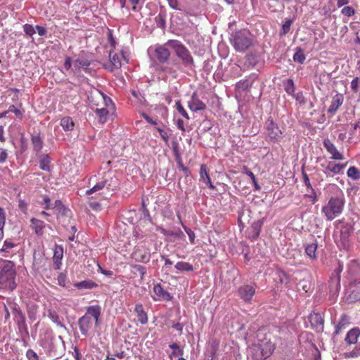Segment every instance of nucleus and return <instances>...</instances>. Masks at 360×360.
<instances>
[{
	"label": "nucleus",
	"mask_w": 360,
	"mask_h": 360,
	"mask_svg": "<svg viewBox=\"0 0 360 360\" xmlns=\"http://www.w3.org/2000/svg\"><path fill=\"white\" fill-rule=\"evenodd\" d=\"M8 112H11L15 113V115L17 117H22V112L13 105H11L8 108Z\"/></svg>",
	"instance_id": "nucleus-57"
},
{
	"label": "nucleus",
	"mask_w": 360,
	"mask_h": 360,
	"mask_svg": "<svg viewBox=\"0 0 360 360\" xmlns=\"http://www.w3.org/2000/svg\"><path fill=\"white\" fill-rule=\"evenodd\" d=\"M6 224V213L4 210L0 207V226L4 227Z\"/></svg>",
	"instance_id": "nucleus-58"
},
{
	"label": "nucleus",
	"mask_w": 360,
	"mask_h": 360,
	"mask_svg": "<svg viewBox=\"0 0 360 360\" xmlns=\"http://www.w3.org/2000/svg\"><path fill=\"white\" fill-rule=\"evenodd\" d=\"M151 296L155 301L167 302L172 298L171 294L165 290L160 283L154 285Z\"/></svg>",
	"instance_id": "nucleus-9"
},
{
	"label": "nucleus",
	"mask_w": 360,
	"mask_h": 360,
	"mask_svg": "<svg viewBox=\"0 0 360 360\" xmlns=\"http://www.w3.org/2000/svg\"><path fill=\"white\" fill-rule=\"evenodd\" d=\"M265 129L270 141H278L281 139L283 133L271 117H269L266 121Z\"/></svg>",
	"instance_id": "nucleus-6"
},
{
	"label": "nucleus",
	"mask_w": 360,
	"mask_h": 360,
	"mask_svg": "<svg viewBox=\"0 0 360 360\" xmlns=\"http://www.w3.org/2000/svg\"><path fill=\"white\" fill-rule=\"evenodd\" d=\"M36 30L39 36H44L46 34V30L42 26L37 25Z\"/></svg>",
	"instance_id": "nucleus-64"
},
{
	"label": "nucleus",
	"mask_w": 360,
	"mask_h": 360,
	"mask_svg": "<svg viewBox=\"0 0 360 360\" xmlns=\"http://www.w3.org/2000/svg\"><path fill=\"white\" fill-rule=\"evenodd\" d=\"M15 264L10 260L4 261L0 266V288L13 291L17 286Z\"/></svg>",
	"instance_id": "nucleus-1"
},
{
	"label": "nucleus",
	"mask_w": 360,
	"mask_h": 360,
	"mask_svg": "<svg viewBox=\"0 0 360 360\" xmlns=\"http://www.w3.org/2000/svg\"><path fill=\"white\" fill-rule=\"evenodd\" d=\"M309 320L311 323V328L317 332L323 330V319L321 314L312 312L309 316Z\"/></svg>",
	"instance_id": "nucleus-10"
},
{
	"label": "nucleus",
	"mask_w": 360,
	"mask_h": 360,
	"mask_svg": "<svg viewBox=\"0 0 360 360\" xmlns=\"http://www.w3.org/2000/svg\"><path fill=\"white\" fill-rule=\"evenodd\" d=\"M103 184L108 191H115L118 186L117 179L112 175V172L105 173L103 176Z\"/></svg>",
	"instance_id": "nucleus-16"
},
{
	"label": "nucleus",
	"mask_w": 360,
	"mask_h": 360,
	"mask_svg": "<svg viewBox=\"0 0 360 360\" xmlns=\"http://www.w3.org/2000/svg\"><path fill=\"white\" fill-rule=\"evenodd\" d=\"M98 285L91 280L83 281L75 284V286L78 289H92Z\"/></svg>",
	"instance_id": "nucleus-33"
},
{
	"label": "nucleus",
	"mask_w": 360,
	"mask_h": 360,
	"mask_svg": "<svg viewBox=\"0 0 360 360\" xmlns=\"http://www.w3.org/2000/svg\"><path fill=\"white\" fill-rule=\"evenodd\" d=\"M231 43L236 51L244 52L252 45V34L248 30H239L231 35Z\"/></svg>",
	"instance_id": "nucleus-4"
},
{
	"label": "nucleus",
	"mask_w": 360,
	"mask_h": 360,
	"mask_svg": "<svg viewBox=\"0 0 360 360\" xmlns=\"http://www.w3.org/2000/svg\"><path fill=\"white\" fill-rule=\"evenodd\" d=\"M347 176L353 180L360 179V172L355 167H350L347 170Z\"/></svg>",
	"instance_id": "nucleus-38"
},
{
	"label": "nucleus",
	"mask_w": 360,
	"mask_h": 360,
	"mask_svg": "<svg viewBox=\"0 0 360 360\" xmlns=\"http://www.w3.org/2000/svg\"><path fill=\"white\" fill-rule=\"evenodd\" d=\"M360 335V330L359 328L351 329L347 334L345 341L349 345L356 344Z\"/></svg>",
	"instance_id": "nucleus-24"
},
{
	"label": "nucleus",
	"mask_w": 360,
	"mask_h": 360,
	"mask_svg": "<svg viewBox=\"0 0 360 360\" xmlns=\"http://www.w3.org/2000/svg\"><path fill=\"white\" fill-rule=\"evenodd\" d=\"M355 9L353 7L349 6H345L341 10V13L347 17H352L355 14Z\"/></svg>",
	"instance_id": "nucleus-42"
},
{
	"label": "nucleus",
	"mask_w": 360,
	"mask_h": 360,
	"mask_svg": "<svg viewBox=\"0 0 360 360\" xmlns=\"http://www.w3.org/2000/svg\"><path fill=\"white\" fill-rule=\"evenodd\" d=\"M323 146L328 153L331 155V159L335 160H342L344 156L337 149L336 146L328 139L323 141Z\"/></svg>",
	"instance_id": "nucleus-12"
},
{
	"label": "nucleus",
	"mask_w": 360,
	"mask_h": 360,
	"mask_svg": "<svg viewBox=\"0 0 360 360\" xmlns=\"http://www.w3.org/2000/svg\"><path fill=\"white\" fill-rule=\"evenodd\" d=\"M169 347L174 349V351L172 352L171 357L172 356H175L177 355H183L184 351L182 349H180L177 343H172L169 345Z\"/></svg>",
	"instance_id": "nucleus-45"
},
{
	"label": "nucleus",
	"mask_w": 360,
	"mask_h": 360,
	"mask_svg": "<svg viewBox=\"0 0 360 360\" xmlns=\"http://www.w3.org/2000/svg\"><path fill=\"white\" fill-rule=\"evenodd\" d=\"M49 318L55 323L60 325V320L57 311L53 309H47Z\"/></svg>",
	"instance_id": "nucleus-36"
},
{
	"label": "nucleus",
	"mask_w": 360,
	"mask_h": 360,
	"mask_svg": "<svg viewBox=\"0 0 360 360\" xmlns=\"http://www.w3.org/2000/svg\"><path fill=\"white\" fill-rule=\"evenodd\" d=\"M31 221V227L34 230L36 235L41 236L44 233V229L45 227V224L43 221L32 218L30 220Z\"/></svg>",
	"instance_id": "nucleus-23"
},
{
	"label": "nucleus",
	"mask_w": 360,
	"mask_h": 360,
	"mask_svg": "<svg viewBox=\"0 0 360 360\" xmlns=\"http://www.w3.org/2000/svg\"><path fill=\"white\" fill-rule=\"evenodd\" d=\"M165 46L174 51L176 56L181 60L184 66L189 67L193 65L194 60L190 51L181 41L170 39L165 43Z\"/></svg>",
	"instance_id": "nucleus-2"
},
{
	"label": "nucleus",
	"mask_w": 360,
	"mask_h": 360,
	"mask_svg": "<svg viewBox=\"0 0 360 360\" xmlns=\"http://www.w3.org/2000/svg\"><path fill=\"white\" fill-rule=\"evenodd\" d=\"M317 249V244L312 243L310 244H308L305 248V252L306 254L311 258H316V252Z\"/></svg>",
	"instance_id": "nucleus-35"
},
{
	"label": "nucleus",
	"mask_w": 360,
	"mask_h": 360,
	"mask_svg": "<svg viewBox=\"0 0 360 360\" xmlns=\"http://www.w3.org/2000/svg\"><path fill=\"white\" fill-rule=\"evenodd\" d=\"M178 168L179 169V170H181L184 172V174L186 176H188L190 175V174H191L190 169L188 167H185L184 165V164L178 165Z\"/></svg>",
	"instance_id": "nucleus-63"
},
{
	"label": "nucleus",
	"mask_w": 360,
	"mask_h": 360,
	"mask_svg": "<svg viewBox=\"0 0 360 360\" xmlns=\"http://www.w3.org/2000/svg\"><path fill=\"white\" fill-rule=\"evenodd\" d=\"M89 65V60L85 58H78L74 61V67L77 71H80L81 69H87Z\"/></svg>",
	"instance_id": "nucleus-32"
},
{
	"label": "nucleus",
	"mask_w": 360,
	"mask_h": 360,
	"mask_svg": "<svg viewBox=\"0 0 360 360\" xmlns=\"http://www.w3.org/2000/svg\"><path fill=\"white\" fill-rule=\"evenodd\" d=\"M174 267L179 271H188L191 272L194 271L193 266L191 264L188 262H178L175 264Z\"/></svg>",
	"instance_id": "nucleus-30"
},
{
	"label": "nucleus",
	"mask_w": 360,
	"mask_h": 360,
	"mask_svg": "<svg viewBox=\"0 0 360 360\" xmlns=\"http://www.w3.org/2000/svg\"><path fill=\"white\" fill-rule=\"evenodd\" d=\"M64 250L62 245H56L53 250V269L58 270L61 267Z\"/></svg>",
	"instance_id": "nucleus-14"
},
{
	"label": "nucleus",
	"mask_w": 360,
	"mask_h": 360,
	"mask_svg": "<svg viewBox=\"0 0 360 360\" xmlns=\"http://www.w3.org/2000/svg\"><path fill=\"white\" fill-rule=\"evenodd\" d=\"M109 60L110 64L105 67L110 72H113L115 70H119L122 66L120 56L113 50L109 51Z\"/></svg>",
	"instance_id": "nucleus-13"
},
{
	"label": "nucleus",
	"mask_w": 360,
	"mask_h": 360,
	"mask_svg": "<svg viewBox=\"0 0 360 360\" xmlns=\"http://www.w3.org/2000/svg\"><path fill=\"white\" fill-rule=\"evenodd\" d=\"M250 356L252 360H265L269 357L264 352V349L257 344L254 345L250 349Z\"/></svg>",
	"instance_id": "nucleus-20"
},
{
	"label": "nucleus",
	"mask_w": 360,
	"mask_h": 360,
	"mask_svg": "<svg viewBox=\"0 0 360 360\" xmlns=\"http://www.w3.org/2000/svg\"><path fill=\"white\" fill-rule=\"evenodd\" d=\"M344 206L345 200L343 197H332L329 199L328 203L323 206L321 211L327 220L332 221L342 212Z\"/></svg>",
	"instance_id": "nucleus-3"
},
{
	"label": "nucleus",
	"mask_w": 360,
	"mask_h": 360,
	"mask_svg": "<svg viewBox=\"0 0 360 360\" xmlns=\"http://www.w3.org/2000/svg\"><path fill=\"white\" fill-rule=\"evenodd\" d=\"M32 143L36 151H39L42 148L43 142L39 136H33L32 137Z\"/></svg>",
	"instance_id": "nucleus-39"
},
{
	"label": "nucleus",
	"mask_w": 360,
	"mask_h": 360,
	"mask_svg": "<svg viewBox=\"0 0 360 360\" xmlns=\"http://www.w3.org/2000/svg\"><path fill=\"white\" fill-rule=\"evenodd\" d=\"M133 268L135 269L137 271H139L141 278H143L144 275L146 274V269L143 266L134 265Z\"/></svg>",
	"instance_id": "nucleus-56"
},
{
	"label": "nucleus",
	"mask_w": 360,
	"mask_h": 360,
	"mask_svg": "<svg viewBox=\"0 0 360 360\" xmlns=\"http://www.w3.org/2000/svg\"><path fill=\"white\" fill-rule=\"evenodd\" d=\"M292 23V20L290 19L286 20L284 24L282 26V32L281 34H286L290 29L291 25Z\"/></svg>",
	"instance_id": "nucleus-49"
},
{
	"label": "nucleus",
	"mask_w": 360,
	"mask_h": 360,
	"mask_svg": "<svg viewBox=\"0 0 360 360\" xmlns=\"http://www.w3.org/2000/svg\"><path fill=\"white\" fill-rule=\"evenodd\" d=\"M188 105L189 109L193 112L204 110L206 109L205 103L199 98L196 92H194L192 94Z\"/></svg>",
	"instance_id": "nucleus-11"
},
{
	"label": "nucleus",
	"mask_w": 360,
	"mask_h": 360,
	"mask_svg": "<svg viewBox=\"0 0 360 360\" xmlns=\"http://www.w3.org/2000/svg\"><path fill=\"white\" fill-rule=\"evenodd\" d=\"M293 59L295 62H297L300 64L304 63L306 57L302 49H297V51L295 53L293 56Z\"/></svg>",
	"instance_id": "nucleus-37"
},
{
	"label": "nucleus",
	"mask_w": 360,
	"mask_h": 360,
	"mask_svg": "<svg viewBox=\"0 0 360 360\" xmlns=\"http://www.w3.org/2000/svg\"><path fill=\"white\" fill-rule=\"evenodd\" d=\"M345 166L346 164L333 163L332 162H328L326 166L323 164H321V167L325 168L323 172L326 174H328V171L331 172L333 174H338L340 173Z\"/></svg>",
	"instance_id": "nucleus-21"
},
{
	"label": "nucleus",
	"mask_w": 360,
	"mask_h": 360,
	"mask_svg": "<svg viewBox=\"0 0 360 360\" xmlns=\"http://www.w3.org/2000/svg\"><path fill=\"white\" fill-rule=\"evenodd\" d=\"M94 111L99 119V122L102 124H104L108 120L110 114H113L115 109H111L109 108H107L105 109L99 108L94 109Z\"/></svg>",
	"instance_id": "nucleus-22"
},
{
	"label": "nucleus",
	"mask_w": 360,
	"mask_h": 360,
	"mask_svg": "<svg viewBox=\"0 0 360 360\" xmlns=\"http://www.w3.org/2000/svg\"><path fill=\"white\" fill-rule=\"evenodd\" d=\"M359 84L360 79L358 77H356L352 79V81L351 82V89L354 92L358 91Z\"/></svg>",
	"instance_id": "nucleus-54"
},
{
	"label": "nucleus",
	"mask_w": 360,
	"mask_h": 360,
	"mask_svg": "<svg viewBox=\"0 0 360 360\" xmlns=\"http://www.w3.org/2000/svg\"><path fill=\"white\" fill-rule=\"evenodd\" d=\"M168 48L169 47L165 44L164 46H160L155 49L156 58L160 63H165L169 59L170 52Z\"/></svg>",
	"instance_id": "nucleus-18"
},
{
	"label": "nucleus",
	"mask_w": 360,
	"mask_h": 360,
	"mask_svg": "<svg viewBox=\"0 0 360 360\" xmlns=\"http://www.w3.org/2000/svg\"><path fill=\"white\" fill-rule=\"evenodd\" d=\"M145 1L146 0H129V4L131 5V9L134 11H139Z\"/></svg>",
	"instance_id": "nucleus-40"
},
{
	"label": "nucleus",
	"mask_w": 360,
	"mask_h": 360,
	"mask_svg": "<svg viewBox=\"0 0 360 360\" xmlns=\"http://www.w3.org/2000/svg\"><path fill=\"white\" fill-rule=\"evenodd\" d=\"M37 307L36 305L31 306L28 309V316L29 318L34 321L37 318Z\"/></svg>",
	"instance_id": "nucleus-48"
},
{
	"label": "nucleus",
	"mask_w": 360,
	"mask_h": 360,
	"mask_svg": "<svg viewBox=\"0 0 360 360\" xmlns=\"http://www.w3.org/2000/svg\"><path fill=\"white\" fill-rule=\"evenodd\" d=\"M134 311L137 315L138 321L141 324H146L148 323V316L141 304H136Z\"/></svg>",
	"instance_id": "nucleus-26"
},
{
	"label": "nucleus",
	"mask_w": 360,
	"mask_h": 360,
	"mask_svg": "<svg viewBox=\"0 0 360 360\" xmlns=\"http://www.w3.org/2000/svg\"><path fill=\"white\" fill-rule=\"evenodd\" d=\"M8 158V153L6 150L0 148V163L4 162Z\"/></svg>",
	"instance_id": "nucleus-61"
},
{
	"label": "nucleus",
	"mask_w": 360,
	"mask_h": 360,
	"mask_svg": "<svg viewBox=\"0 0 360 360\" xmlns=\"http://www.w3.org/2000/svg\"><path fill=\"white\" fill-rule=\"evenodd\" d=\"M243 169V172L244 174H247L251 179L252 181H255L256 177L252 171H250L246 166H244Z\"/></svg>",
	"instance_id": "nucleus-59"
},
{
	"label": "nucleus",
	"mask_w": 360,
	"mask_h": 360,
	"mask_svg": "<svg viewBox=\"0 0 360 360\" xmlns=\"http://www.w3.org/2000/svg\"><path fill=\"white\" fill-rule=\"evenodd\" d=\"M131 257L137 262L148 263L150 259L149 250L143 245H137L134 248Z\"/></svg>",
	"instance_id": "nucleus-7"
},
{
	"label": "nucleus",
	"mask_w": 360,
	"mask_h": 360,
	"mask_svg": "<svg viewBox=\"0 0 360 360\" xmlns=\"http://www.w3.org/2000/svg\"><path fill=\"white\" fill-rule=\"evenodd\" d=\"M60 125L62 126L63 129L66 131H72L75 127V123L72 117L69 116L63 117L61 119Z\"/></svg>",
	"instance_id": "nucleus-29"
},
{
	"label": "nucleus",
	"mask_w": 360,
	"mask_h": 360,
	"mask_svg": "<svg viewBox=\"0 0 360 360\" xmlns=\"http://www.w3.org/2000/svg\"><path fill=\"white\" fill-rule=\"evenodd\" d=\"M302 177H303V181H304V184H305V186L308 188H311V190H313L312 186L310 184L309 178L308 175L304 172H302Z\"/></svg>",
	"instance_id": "nucleus-60"
},
{
	"label": "nucleus",
	"mask_w": 360,
	"mask_h": 360,
	"mask_svg": "<svg viewBox=\"0 0 360 360\" xmlns=\"http://www.w3.org/2000/svg\"><path fill=\"white\" fill-rule=\"evenodd\" d=\"M50 158L47 155H42L39 158V167L44 171H50Z\"/></svg>",
	"instance_id": "nucleus-31"
},
{
	"label": "nucleus",
	"mask_w": 360,
	"mask_h": 360,
	"mask_svg": "<svg viewBox=\"0 0 360 360\" xmlns=\"http://www.w3.org/2000/svg\"><path fill=\"white\" fill-rule=\"evenodd\" d=\"M200 179L207 185L209 186L210 188L214 189L215 186L212 184L211 179L208 174L207 167L205 165H202L200 169Z\"/></svg>",
	"instance_id": "nucleus-25"
},
{
	"label": "nucleus",
	"mask_w": 360,
	"mask_h": 360,
	"mask_svg": "<svg viewBox=\"0 0 360 360\" xmlns=\"http://www.w3.org/2000/svg\"><path fill=\"white\" fill-rule=\"evenodd\" d=\"M132 96L136 98L142 105L146 104V99L142 94L139 91L132 90L131 91Z\"/></svg>",
	"instance_id": "nucleus-46"
},
{
	"label": "nucleus",
	"mask_w": 360,
	"mask_h": 360,
	"mask_svg": "<svg viewBox=\"0 0 360 360\" xmlns=\"http://www.w3.org/2000/svg\"><path fill=\"white\" fill-rule=\"evenodd\" d=\"M352 232L349 227H343L340 231V238L338 242V245L342 246L345 249H348L350 246L349 236Z\"/></svg>",
	"instance_id": "nucleus-15"
},
{
	"label": "nucleus",
	"mask_w": 360,
	"mask_h": 360,
	"mask_svg": "<svg viewBox=\"0 0 360 360\" xmlns=\"http://www.w3.org/2000/svg\"><path fill=\"white\" fill-rule=\"evenodd\" d=\"M14 246H15V245L13 243H12L10 240H6L4 241L3 247L1 249H0V251L1 252H5V253L9 252V250L13 248Z\"/></svg>",
	"instance_id": "nucleus-47"
},
{
	"label": "nucleus",
	"mask_w": 360,
	"mask_h": 360,
	"mask_svg": "<svg viewBox=\"0 0 360 360\" xmlns=\"http://www.w3.org/2000/svg\"><path fill=\"white\" fill-rule=\"evenodd\" d=\"M255 284H245L238 288L237 293L238 297L245 302L250 303L255 294Z\"/></svg>",
	"instance_id": "nucleus-8"
},
{
	"label": "nucleus",
	"mask_w": 360,
	"mask_h": 360,
	"mask_svg": "<svg viewBox=\"0 0 360 360\" xmlns=\"http://www.w3.org/2000/svg\"><path fill=\"white\" fill-rule=\"evenodd\" d=\"M183 228L185 230V231L186 232V233L188 234L190 242L193 244L195 243V238L194 231H193L190 228H188L184 225H183Z\"/></svg>",
	"instance_id": "nucleus-52"
},
{
	"label": "nucleus",
	"mask_w": 360,
	"mask_h": 360,
	"mask_svg": "<svg viewBox=\"0 0 360 360\" xmlns=\"http://www.w3.org/2000/svg\"><path fill=\"white\" fill-rule=\"evenodd\" d=\"M276 274L280 283L287 284L289 282V277L285 271L279 270L277 271Z\"/></svg>",
	"instance_id": "nucleus-41"
},
{
	"label": "nucleus",
	"mask_w": 360,
	"mask_h": 360,
	"mask_svg": "<svg viewBox=\"0 0 360 360\" xmlns=\"http://www.w3.org/2000/svg\"><path fill=\"white\" fill-rule=\"evenodd\" d=\"M284 89L288 95L292 96L295 93V84L292 79H288L283 82Z\"/></svg>",
	"instance_id": "nucleus-34"
},
{
	"label": "nucleus",
	"mask_w": 360,
	"mask_h": 360,
	"mask_svg": "<svg viewBox=\"0 0 360 360\" xmlns=\"http://www.w3.org/2000/svg\"><path fill=\"white\" fill-rule=\"evenodd\" d=\"M89 100L92 103V109H99V108H111L115 109L114 105L111 101V99L104 95L101 91H97L94 94H91L89 96Z\"/></svg>",
	"instance_id": "nucleus-5"
},
{
	"label": "nucleus",
	"mask_w": 360,
	"mask_h": 360,
	"mask_svg": "<svg viewBox=\"0 0 360 360\" xmlns=\"http://www.w3.org/2000/svg\"><path fill=\"white\" fill-rule=\"evenodd\" d=\"M108 41H109V43L110 44V46L112 48L110 50H113L115 48V46H116L117 43H116L115 39L113 37V35H112V33L111 30L108 31Z\"/></svg>",
	"instance_id": "nucleus-55"
},
{
	"label": "nucleus",
	"mask_w": 360,
	"mask_h": 360,
	"mask_svg": "<svg viewBox=\"0 0 360 360\" xmlns=\"http://www.w3.org/2000/svg\"><path fill=\"white\" fill-rule=\"evenodd\" d=\"M176 110L186 120H189L190 117L188 116V114L184 109V106L181 105V101H178L176 102Z\"/></svg>",
	"instance_id": "nucleus-43"
},
{
	"label": "nucleus",
	"mask_w": 360,
	"mask_h": 360,
	"mask_svg": "<svg viewBox=\"0 0 360 360\" xmlns=\"http://www.w3.org/2000/svg\"><path fill=\"white\" fill-rule=\"evenodd\" d=\"M344 102V96L342 94H335L331 101V104L328 109V113L335 114L338 109L342 105Z\"/></svg>",
	"instance_id": "nucleus-17"
},
{
	"label": "nucleus",
	"mask_w": 360,
	"mask_h": 360,
	"mask_svg": "<svg viewBox=\"0 0 360 360\" xmlns=\"http://www.w3.org/2000/svg\"><path fill=\"white\" fill-rule=\"evenodd\" d=\"M78 323L82 334L86 335L92 325L91 318L88 316V315L84 314L79 319Z\"/></svg>",
	"instance_id": "nucleus-19"
},
{
	"label": "nucleus",
	"mask_w": 360,
	"mask_h": 360,
	"mask_svg": "<svg viewBox=\"0 0 360 360\" xmlns=\"http://www.w3.org/2000/svg\"><path fill=\"white\" fill-rule=\"evenodd\" d=\"M23 30L25 33L30 37H32L35 33L34 27L30 24H25L23 26Z\"/></svg>",
	"instance_id": "nucleus-51"
},
{
	"label": "nucleus",
	"mask_w": 360,
	"mask_h": 360,
	"mask_svg": "<svg viewBox=\"0 0 360 360\" xmlns=\"http://www.w3.org/2000/svg\"><path fill=\"white\" fill-rule=\"evenodd\" d=\"M259 346L264 349V352L269 356L275 349V345L270 340H267L265 338L264 340H261L260 343L257 344Z\"/></svg>",
	"instance_id": "nucleus-27"
},
{
	"label": "nucleus",
	"mask_w": 360,
	"mask_h": 360,
	"mask_svg": "<svg viewBox=\"0 0 360 360\" xmlns=\"http://www.w3.org/2000/svg\"><path fill=\"white\" fill-rule=\"evenodd\" d=\"M157 130L160 133V135L161 138L165 141L167 142L169 140V136L167 132H165L161 128H157Z\"/></svg>",
	"instance_id": "nucleus-62"
},
{
	"label": "nucleus",
	"mask_w": 360,
	"mask_h": 360,
	"mask_svg": "<svg viewBox=\"0 0 360 360\" xmlns=\"http://www.w3.org/2000/svg\"><path fill=\"white\" fill-rule=\"evenodd\" d=\"M26 357L28 360H39L37 354L32 349H29L26 352Z\"/></svg>",
	"instance_id": "nucleus-50"
},
{
	"label": "nucleus",
	"mask_w": 360,
	"mask_h": 360,
	"mask_svg": "<svg viewBox=\"0 0 360 360\" xmlns=\"http://www.w3.org/2000/svg\"><path fill=\"white\" fill-rule=\"evenodd\" d=\"M103 188H105V186H104L103 179L101 181L98 182L96 185H94L91 189L87 190L86 191V193L87 195H91L93 193L98 191Z\"/></svg>",
	"instance_id": "nucleus-44"
},
{
	"label": "nucleus",
	"mask_w": 360,
	"mask_h": 360,
	"mask_svg": "<svg viewBox=\"0 0 360 360\" xmlns=\"http://www.w3.org/2000/svg\"><path fill=\"white\" fill-rule=\"evenodd\" d=\"M250 84L248 80H241L238 82L236 84V87L239 89H242L243 91L248 89L250 87Z\"/></svg>",
	"instance_id": "nucleus-53"
},
{
	"label": "nucleus",
	"mask_w": 360,
	"mask_h": 360,
	"mask_svg": "<svg viewBox=\"0 0 360 360\" xmlns=\"http://www.w3.org/2000/svg\"><path fill=\"white\" fill-rule=\"evenodd\" d=\"M101 309L99 305L90 306L86 309V315L93 317L95 320L96 324H97L99 316H101Z\"/></svg>",
	"instance_id": "nucleus-28"
}]
</instances>
